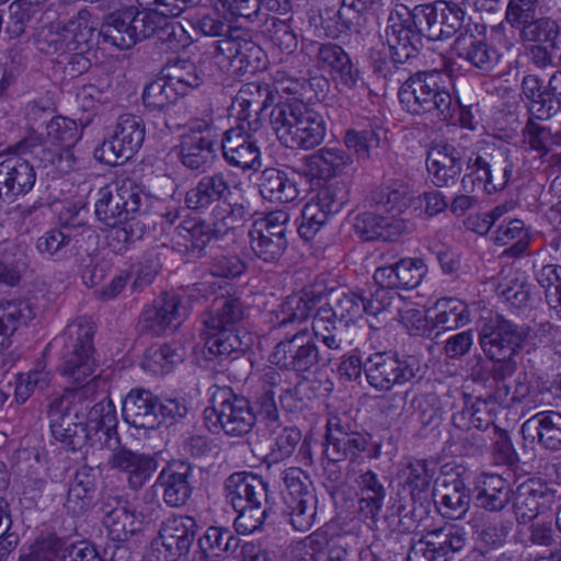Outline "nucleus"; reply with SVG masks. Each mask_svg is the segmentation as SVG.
Segmentation results:
<instances>
[{"mask_svg":"<svg viewBox=\"0 0 561 561\" xmlns=\"http://www.w3.org/2000/svg\"><path fill=\"white\" fill-rule=\"evenodd\" d=\"M244 317L241 300L233 296L217 298L203 314V355L207 360H224L232 354L244 353L252 345V336L239 328Z\"/></svg>","mask_w":561,"mask_h":561,"instance_id":"obj_1","label":"nucleus"},{"mask_svg":"<svg viewBox=\"0 0 561 561\" xmlns=\"http://www.w3.org/2000/svg\"><path fill=\"white\" fill-rule=\"evenodd\" d=\"M363 312L362 295L354 291H335L328 302L318 307L313 316L317 339L335 354L357 347L359 328L353 319Z\"/></svg>","mask_w":561,"mask_h":561,"instance_id":"obj_2","label":"nucleus"},{"mask_svg":"<svg viewBox=\"0 0 561 561\" xmlns=\"http://www.w3.org/2000/svg\"><path fill=\"white\" fill-rule=\"evenodd\" d=\"M268 117L277 139L287 148L311 150L325 138L324 117L300 100L278 102Z\"/></svg>","mask_w":561,"mask_h":561,"instance_id":"obj_3","label":"nucleus"},{"mask_svg":"<svg viewBox=\"0 0 561 561\" xmlns=\"http://www.w3.org/2000/svg\"><path fill=\"white\" fill-rule=\"evenodd\" d=\"M94 334V322L88 317H78L53 341L61 347V373L78 386L84 385L98 367Z\"/></svg>","mask_w":561,"mask_h":561,"instance_id":"obj_4","label":"nucleus"},{"mask_svg":"<svg viewBox=\"0 0 561 561\" xmlns=\"http://www.w3.org/2000/svg\"><path fill=\"white\" fill-rule=\"evenodd\" d=\"M436 71H417L407 78L400 90L399 100L411 114H428L432 119L446 122L457 112L458 105L451 94L438 83Z\"/></svg>","mask_w":561,"mask_h":561,"instance_id":"obj_5","label":"nucleus"},{"mask_svg":"<svg viewBox=\"0 0 561 561\" xmlns=\"http://www.w3.org/2000/svg\"><path fill=\"white\" fill-rule=\"evenodd\" d=\"M314 329L298 330L290 336L280 340L274 347L270 360L280 369L295 371L298 375L310 373L318 367H325L331 362L332 351H321Z\"/></svg>","mask_w":561,"mask_h":561,"instance_id":"obj_6","label":"nucleus"},{"mask_svg":"<svg viewBox=\"0 0 561 561\" xmlns=\"http://www.w3.org/2000/svg\"><path fill=\"white\" fill-rule=\"evenodd\" d=\"M254 408L250 401L232 393L229 389H220L213 397V404L204 411L205 424L215 434L224 432L230 437H243L256 423Z\"/></svg>","mask_w":561,"mask_h":561,"instance_id":"obj_7","label":"nucleus"},{"mask_svg":"<svg viewBox=\"0 0 561 561\" xmlns=\"http://www.w3.org/2000/svg\"><path fill=\"white\" fill-rule=\"evenodd\" d=\"M148 203V195L139 186L130 180H124L99 190L95 216L106 226H117L145 211Z\"/></svg>","mask_w":561,"mask_h":561,"instance_id":"obj_8","label":"nucleus"},{"mask_svg":"<svg viewBox=\"0 0 561 561\" xmlns=\"http://www.w3.org/2000/svg\"><path fill=\"white\" fill-rule=\"evenodd\" d=\"M100 37L91 13L83 9L76 16L59 23L55 30L43 34L38 39V48L46 55L90 51L99 44Z\"/></svg>","mask_w":561,"mask_h":561,"instance_id":"obj_9","label":"nucleus"},{"mask_svg":"<svg viewBox=\"0 0 561 561\" xmlns=\"http://www.w3.org/2000/svg\"><path fill=\"white\" fill-rule=\"evenodd\" d=\"M99 31L103 43L119 49H129L137 42L146 39L154 34L157 24L150 18L151 13L139 11L129 2L118 9H112Z\"/></svg>","mask_w":561,"mask_h":561,"instance_id":"obj_10","label":"nucleus"},{"mask_svg":"<svg viewBox=\"0 0 561 561\" xmlns=\"http://www.w3.org/2000/svg\"><path fill=\"white\" fill-rule=\"evenodd\" d=\"M146 136V126L141 117L122 114L113 133L95 148L98 160L108 165H118L128 161L141 148Z\"/></svg>","mask_w":561,"mask_h":561,"instance_id":"obj_11","label":"nucleus"},{"mask_svg":"<svg viewBox=\"0 0 561 561\" xmlns=\"http://www.w3.org/2000/svg\"><path fill=\"white\" fill-rule=\"evenodd\" d=\"M514 162L507 148H493L491 151H470L467 157V171L461 184H473L474 179L483 183L488 193L504 190L513 176Z\"/></svg>","mask_w":561,"mask_h":561,"instance_id":"obj_12","label":"nucleus"},{"mask_svg":"<svg viewBox=\"0 0 561 561\" xmlns=\"http://www.w3.org/2000/svg\"><path fill=\"white\" fill-rule=\"evenodd\" d=\"M420 371L421 365L416 357H400L393 352H376L364 362L368 383L379 391H388L393 386L410 382Z\"/></svg>","mask_w":561,"mask_h":561,"instance_id":"obj_13","label":"nucleus"},{"mask_svg":"<svg viewBox=\"0 0 561 561\" xmlns=\"http://www.w3.org/2000/svg\"><path fill=\"white\" fill-rule=\"evenodd\" d=\"M284 501L289 523L300 533L310 530L317 520L318 496L302 471L290 468L284 472Z\"/></svg>","mask_w":561,"mask_h":561,"instance_id":"obj_14","label":"nucleus"},{"mask_svg":"<svg viewBox=\"0 0 561 561\" xmlns=\"http://www.w3.org/2000/svg\"><path fill=\"white\" fill-rule=\"evenodd\" d=\"M530 332L529 325L517 324L495 314L482 325L479 342L488 358L515 356L526 344Z\"/></svg>","mask_w":561,"mask_h":561,"instance_id":"obj_15","label":"nucleus"},{"mask_svg":"<svg viewBox=\"0 0 561 561\" xmlns=\"http://www.w3.org/2000/svg\"><path fill=\"white\" fill-rule=\"evenodd\" d=\"M81 213L65 219L60 227L51 228L37 238L35 248L46 260L60 262L68 257L72 250L81 249L85 239L93 237V231L82 219Z\"/></svg>","mask_w":561,"mask_h":561,"instance_id":"obj_16","label":"nucleus"},{"mask_svg":"<svg viewBox=\"0 0 561 561\" xmlns=\"http://www.w3.org/2000/svg\"><path fill=\"white\" fill-rule=\"evenodd\" d=\"M558 488L539 478H530L513 490L512 508L518 525H526L550 511L560 501Z\"/></svg>","mask_w":561,"mask_h":561,"instance_id":"obj_17","label":"nucleus"},{"mask_svg":"<svg viewBox=\"0 0 561 561\" xmlns=\"http://www.w3.org/2000/svg\"><path fill=\"white\" fill-rule=\"evenodd\" d=\"M347 201V190L343 182L322 187L302 208L299 236L305 240L312 239L330 216L337 214Z\"/></svg>","mask_w":561,"mask_h":561,"instance_id":"obj_18","label":"nucleus"},{"mask_svg":"<svg viewBox=\"0 0 561 561\" xmlns=\"http://www.w3.org/2000/svg\"><path fill=\"white\" fill-rule=\"evenodd\" d=\"M471 150L449 142H438L427 152L426 165L432 182L437 187H449L456 184L462 171V163L467 164V157Z\"/></svg>","mask_w":561,"mask_h":561,"instance_id":"obj_19","label":"nucleus"},{"mask_svg":"<svg viewBox=\"0 0 561 561\" xmlns=\"http://www.w3.org/2000/svg\"><path fill=\"white\" fill-rule=\"evenodd\" d=\"M254 130L238 124L224 133L221 150L226 162L234 168L259 170L262 167L261 150L253 137Z\"/></svg>","mask_w":561,"mask_h":561,"instance_id":"obj_20","label":"nucleus"},{"mask_svg":"<svg viewBox=\"0 0 561 561\" xmlns=\"http://www.w3.org/2000/svg\"><path fill=\"white\" fill-rule=\"evenodd\" d=\"M99 379L96 376L84 385L78 386L66 392L61 398L55 399L49 404L48 417L50 432L54 437L57 436V427L66 430L79 422V414L82 409L77 404L94 399L98 392Z\"/></svg>","mask_w":561,"mask_h":561,"instance_id":"obj_21","label":"nucleus"},{"mask_svg":"<svg viewBox=\"0 0 561 561\" xmlns=\"http://www.w3.org/2000/svg\"><path fill=\"white\" fill-rule=\"evenodd\" d=\"M198 530L196 519L190 515L173 514L162 522L159 538L165 549V561H178L185 557Z\"/></svg>","mask_w":561,"mask_h":561,"instance_id":"obj_22","label":"nucleus"},{"mask_svg":"<svg viewBox=\"0 0 561 561\" xmlns=\"http://www.w3.org/2000/svg\"><path fill=\"white\" fill-rule=\"evenodd\" d=\"M111 450L113 454L108 463L126 474L127 484L134 491L140 490L157 470L158 462L150 455L131 451L121 447V444L117 449Z\"/></svg>","mask_w":561,"mask_h":561,"instance_id":"obj_23","label":"nucleus"},{"mask_svg":"<svg viewBox=\"0 0 561 561\" xmlns=\"http://www.w3.org/2000/svg\"><path fill=\"white\" fill-rule=\"evenodd\" d=\"M193 468L184 461L169 463L158 476L157 484L162 489L164 503L169 507H181L192 495Z\"/></svg>","mask_w":561,"mask_h":561,"instance_id":"obj_24","label":"nucleus"},{"mask_svg":"<svg viewBox=\"0 0 561 561\" xmlns=\"http://www.w3.org/2000/svg\"><path fill=\"white\" fill-rule=\"evenodd\" d=\"M104 525L113 541L124 542L141 530L142 519L126 501L108 499L102 505Z\"/></svg>","mask_w":561,"mask_h":561,"instance_id":"obj_25","label":"nucleus"},{"mask_svg":"<svg viewBox=\"0 0 561 561\" xmlns=\"http://www.w3.org/2000/svg\"><path fill=\"white\" fill-rule=\"evenodd\" d=\"M407 219L365 211L356 216L354 230L364 241H393L408 231Z\"/></svg>","mask_w":561,"mask_h":561,"instance_id":"obj_26","label":"nucleus"},{"mask_svg":"<svg viewBox=\"0 0 561 561\" xmlns=\"http://www.w3.org/2000/svg\"><path fill=\"white\" fill-rule=\"evenodd\" d=\"M159 397L146 389H133L123 402L124 420L138 428H156L161 424L158 416Z\"/></svg>","mask_w":561,"mask_h":561,"instance_id":"obj_27","label":"nucleus"},{"mask_svg":"<svg viewBox=\"0 0 561 561\" xmlns=\"http://www.w3.org/2000/svg\"><path fill=\"white\" fill-rule=\"evenodd\" d=\"M225 495L233 508L270 497L268 483L259 474L239 471L225 481Z\"/></svg>","mask_w":561,"mask_h":561,"instance_id":"obj_28","label":"nucleus"},{"mask_svg":"<svg viewBox=\"0 0 561 561\" xmlns=\"http://www.w3.org/2000/svg\"><path fill=\"white\" fill-rule=\"evenodd\" d=\"M520 431L526 440L537 443L546 450H561V413L559 412L536 413L523 423Z\"/></svg>","mask_w":561,"mask_h":561,"instance_id":"obj_29","label":"nucleus"},{"mask_svg":"<svg viewBox=\"0 0 561 561\" xmlns=\"http://www.w3.org/2000/svg\"><path fill=\"white\" fill-rule=\"evenodd\" d=\"M435 467L424 460H414L403 466L398 473L401 492L407 493L413 503L423 506L430 502Z\"/></svg>","mask_w":561,"mask_h":561,"instance_id":"obj_30","label":"nucleus"},{"mask_svg":"<svg viewBox=\"0 0 561 561\" xmlns=\"http://www.w3.org/2000/svg\"><path fill=\"white\" fill-rule=\"evenodd\" d=\"M425 274L426 265L421 259L407 257L376 268L373 277L377 285L411 289L420 285Z\"/></svg>","mask_w":561,"mask_h":561,"instance_id":"obj_31","label":"nucleus"},{"mask_svg":"<svg viewBox=\"0 0 561 561\" xmlns=\"http://www.w3.org/2000/svg\"><path fill=\"white\" fill-rule=\"evenodd\" d=\"M391 21L386 31L391 60L394 65H403L417 56L423 46V39L416 30L410 25L405 15L400 16L398 21Z\"/></svg>","mask_w":561,"mask_h":561,"instance_id":"obj_32","label":"nucleus"},{"mask_svg":"<svg viewBox=\"0 0 561 561\" xmlns=\"http://www.w3.org/2000/svg\"><path fill=\"white\" fill-rule=\"evenodd\" d=\"M433 495L439 514L445 518L461 519L470 508V489L458 477L445 479Z\"/></svg>","mask_w":561,"mask_h":561,"instance_id":"obj_33","label":"nucleus"},{"mask_svg":"<svg viewBox=\"0 0 561 561\" xmlns=\"http://www.w3.org/2000/svg\"><path fill=\"white\" fill-rule=\"evenodd\" d=\"M454 50L458 58L484 73L493 71L501 59L495 47L468 33L460 34L455 39Z\"/></svg>","mask_w":561,"mask_h":561,"instance_id":"obj_34","label":"nucleus"},{"mask_svg":"<svg viewBox=\"0 0 561 561\" xmlns=\"http://www.w3.org/2000/svg\"><path fill=\"white\" fill-rule=\"evenodd\" d=\"M416 542L434 554L437 561H449L451 554L465 548L467 531L459 525L449 524L427 531Z\"/></svg>","mask_w":561,"mask_h":561,"instance_id":"obj_35","label":"nucleus"},{"mask_svg":"<svg viewBox=\"0 0 561 561\" xmlns=\"http://www.w3.org/2000/svg\"><path fill=\"white\" fill-rule=\"evenodd\" d=\"M318 64L329 68L333 78L348 89H353L360 80V72L352 62L347 53L333 43L319 44L316 54Z\"/></svg>","mask_w":561,"mask_h":561,"instance_id":"obj_36","label":"nucleus"},{"mask_svg":"<svg viewBox=\"0 0 561 561\" xmlns=\"http://www.w3.org/2000/svg\"><path fill=\"white\" fill-rule=\"evenodd\" d=\"M87 426L101 446L107 449H117L119 437L116 431L117 417L114 404L107 398L95 403L88 412Z\"/></svg>","mask_w":561,"mask_h":561,"instance_id":"obj_37","label":"nucleus"},{"mask_svg":"<svg viewBox=\"0 0 561 561\" xmlns=\"http://www.w3.org/2000/svg\"><path fill=\"white\" fill-rule=\"evenodd\" d=\"M353 162L345 150L323 147L304 158L305 174L310 179L328 181L341 173Z\"/></svg>","mask_w":561,"mask_h":561,"instance_id":"obj_38","label":"nucleus"},{"mask_svg":"<svg viewBox=\"0 0 561 561\" xmlns=\"http://www.w3.org/2000/svg\"><path fill=\"white\" fill-rule=\"evenodd\" d=\"M231 194L229 180L220 172L204 175L185 194V204L190 209L209 208Z\"/></svg>","mask_w":561,"mask_h":561,"instance_id":"obj_39","label":"nucleus"},{"mask_svg":"<svg viewBox=\"0 0 561 561\" xmlns=\"http://www.w3.org/2000/svg\"><path fill=\"white\" fill-rule=\"evenodd\" d=\"M413 194L402 182L394 181L381 184L370 192L369 203L378 211L386 216L402 218V215L411 207Z\"/></svg>","mask_w":561,"mask_h":561,"instance_id":"obj_40","label":"nucleus"},{"mask_svg":"<svg viewBox=\"0 0 561 561\" xmlns=\"http://www.w3.org/2000/svg\"><path fill=\"white\" fill-rule=\"evenodd\" d=\"M216 139L209 134L187 131L181 136L180 159L190 170H198L213 161L216 154Z\"/></svg>","mask_w":561,"mask_h":561,"instance_id":"obj_41","label":"nucleus"},{"mask_svg":"<svg viewBox=\"0 0 561 561\" xmlns=\"http://www.w3.org/2000/svg\"><path fill=\"white\" fill-rule=\"evenodd\" d=\"M257 185L261 196L272 203H291L300 195L297 183L285 171L276 168L264 169Z\"/></svg>","mask_w":561,"mask_h":561,"instance_id":"obj_42","label":"nucleus"},{"mask_svg":"<svg viewBox=\"0 0 561 561\" xmlns=\"http://www.w3.org/2000/svg\"><path fill=\"white\" fill-rule=\"evenodd\" d=\"M357 485L358 511L365 518L376 523L387 496L386 488L373 470L363 472L357 479Z\"/></svg>","mask_w":561,"mask_h":561,"instance_id":"obj_43","label":"nucleus"},{"mask_svg":"<svg viewBox=\"0 0 561 561\" xmlns=\"http://www.w3.org/2000/svg\"><path fill=\"white\" fill-rule=\"evenodd\" d=\"M240 545V539L228 528L209 527L198 539L199 561H218L232 553Z\"/></svg>","mask_w":561,"mask_h":561,"instance_id":"obj_44","label":"nucleus"},{"mask_svg":"<svg viewBox=\"0 0 561 561\" xmlns=\"http://www.w3.org/2000/svg\"><path fill=\"white\" fill-rule=\"evenodd\" d=\"M33 318L28 304L20 300L0 301V352L10 347L13 334Z\"/></svg>","mask_w":561,"mask_h":561,"instance_id":"obj_45","label":"nucleus"},{"mask_svg":"<svg viewBox=\"0 0 561 561\" xmlns=\"http://www.w3.org/2000/svg\"><path fill=\"white\" fill-rule=\"evenodd\" d=\"M211 237L209 226L195 219H187L175 227L172 240L179 251L198 256Z\"/></svg>","mask_w":561,"mask_h":561,"instance_id":"obj_46","label":"nucleus"},{"mask_svg":"<svg viewBox=\"0 0 561 561\" xmlns=\"http://www.w3.org/2000/svg\"><path fill=\"white\" fill-rule=\"evenodd\" d=\"M320 298L312 293L299 291L287 296L276 310V327L302 323L318 306Z\"/></svg>","mask_w":561,"mask_h":561,"instance_id":"obj_47","label":"nucleus"},{"mask_svg":"<svg viewBox=\"0 0 561 561\" xmlns=\"http://www.w3.org/2000/svg\"><path fill=\"white\" fill-rule=\"evenodd\" d=\"M513 490L510 483L497 474L483 478L476 496L479 507L489 512H501L512 501Z\"/></svg>","mask_w":561,"mask_h":561,"instance_id":"obj_48","label":"nucleus"},{"mask_svg":"<svg viewBox=\"0 0 561 561\" xmlns=\"http://www.w3.org/2000/svg\"><path fill=\"white\" fill-rule=\"evenodd\" d=\"M560 35V22L550 16L535 18L518 30V37L523 44H543L552 48H559Z\"/></svg>","mask_w":561,"mask_h":561,"instance_id":"obj_49","label":"nucleus"},{"mask_svg":"<svg viewBox=\"0 0 561 561\" xmlns=\"http://www.w3.org/2000/svg\"><path fill=\"white\" fill-rule=\"evenodd\" d=\"M522 90L530 101L529 113L538 121L550 118L557 111L552 98H547L542 80L536 75H527L522 82Z\"/></svg>","mask_w":561,"mask_h":561,"instance_id":"obj_50","label":"nucleus"},{"mask_svg":"<svg viewBox=\"0 0 561 561\" xmlns=\"http://www.w3.org/2000/svg\"><path fill=\"white\" fill-rule=\"evenodd\" d=\"M238 516L234 519L237 533L249 535L259 530L272 512L271 497L233 508Z\"/></svg>","mask_w":561,"mask_h":561,"instance_id":"obj_51","label":"nucleus"},{"mask_svg":"<svg viewBox=\"0 0 561 561\" xmlns=\"http://www.w3.org/2000/svg\"><path fill=\"white\" fill-rule=\"evenodd\" d=\"M437 313L433 320L436 328L455 330L469 322L470 313L465 302L455 298H444L436 302Z\"/></svg>","mask_w":561,"mask_h":561,"instance_id":"obj_52","label":"nucleus"},{"mask_svg":"<svg viewBox=\"0 0 561 561\" xmlns=\"http://www.w3.org/2000/svg\"><path fill=\"white\" fill-rule=\"evenodd\" d=\"M182 96L176 88L172 85L169 78L163 75L146 85L142 93V101L146 107L162 111L174 104Z\"/></svg>","mask_w":561,"mask_h":561,"instance_id":"obj_53","label":"nucleus"},{"mask_svg":"<svg viewBox=\"0 0 561 561\" xmlns=\"http://www.w3.org/2000/svg\"><path fill=\"white\" fill-rule=\"evenodd\" d=\"M535 389L526 374H519L512 382L496 386L494 399L511 408L523 402L534 403Z\"/></svg>","mask_w":561,"mask_h":561,"instance_id":"obj_54","label":"nucleus"},{"mask_svg":"<svg viewBox=\"0 0 561 561\" xmlns=\"http://www.w3.org/2000/svg\"><path fill=\"white\" fill-rule=\"evenodd\" d=\"M156 47L161 54H176L191 44V37L179 22H165L157 25Z\"/></svg>","mask_w":561,"mask_h":561,"instance_id":"obj_55","label":"nucleus"},{"mask_svg":"<svg viewBox=\"0 0 561 561\" xmlns=\"http://www.w3.org/2000/svg\"><path fill=\"white\" fill-rule=\"evenodd\" d=\"M163 73L182 96L185 95L190 89L197 88L203 82L197 67L188 60H179L173 65H167V67L163 68Z\"/></svg>","mask_w":561,"mask_h":561,"instance_id":"obj_56","label":"nucleus"},{"mask_svg":"<svg viewBox=\"0 0 561 561\" xmlns=\"http://www.w3.org/2000/svg\"><path fill=\"white\" fill-rule=\"evenodd\" d=\"M249 237L254 255L266 264H277L288 247L287 239H277L253 232H249Z\"/></svg>","mask_w":561,"mask_h":561,"instance_id":"obj_57","label":"nucleus"},{"mask_svg":"<svg viewBox=\"0 0 561 561\" xmlns=\"http://www.w3.org/2000/svg\"><path fill=\"white\" fill-rule=\"evenodd\" d=\"M3 162L9 176L11 178V188L15 191V195L26 194L32 190L35 183V171L26 160L20 157H11Z\"/></svg>","mask_w":561,"mask_h":561,"instance_id":"obj_58","label":"nucleus"},{"mask_svg":"<svg viewBox=\"0 0 561 561\" xmlns=\"http://www.w3.org/2000/svg\"><path fill=\"white\" fill-rule=\"evenodd\" d=\"M376 285L375 289H370L368 295H362L363 311L371 316H381L391 312L392 308H397L401 297L392 291L390 286Z\"/></svg>","mask_w":561,"mask_h":561,"instance_id":"obj_59","label":"nucleus"},{"mask_svg":"<svg viewBox=\"0 0 561 561\" xmlns=\"http://www.w3.org/2000/svg\"><path fill=\"white\" fill-rule=\"evenodd\" d=\"M537 119L534 116L528 118L522 130V141L528 149L536 151L540 157H545L551 149L552 134L550 128L537 122Z\"/></svg>","mask_w":561,"mask_h":561,"instance_id":"obj_60","label":"nucleus"},{"mask_svg":"<svg viewBox=\"0 0 561 561\" xmlns=\"http://www.w3.org/2000/svg\"><path fill=\"white\" fill-rule=\"evenodd\" d=\"M145 357L150 369L156 373L167 374L175 364L183 360L184 351L182 347L163 344L148 348Z\"/></svg>","mask_w":561,"mask_h":561,"instance_id":"obj_61","label":"nucleus"},{"mask_svg":"<svg viewBox=\"0 0 561 561\" xmlns=\"http://www.w3.org/2000/svg\"><path fill=\"white\" fill-rule=\"evenodd\" d=\"M47 137L58 147H73L79 140L81 130L73 119L55 116L46 125Z\"/></svg>","mask_w":561,"mask_h":561,"instance_id":"obj_62","label":"nucleus"},{"mask_svg":"<svg viewBox=\"0 0 561 561\" xmlns=\"http://www.w3.org/2000/svg\"><path fill=\"white\" fill-rule=\"evenodd\" d=\"M53 374L44 367L35 368L27 374H20L15 380V400L24 403L35 389H46L51 380Z\"/></svg>","mask_w":561,"mask_h":561,"instance_id":"obj_63","label":"nucleus"},{"mask_svg":"<svg viewBox=\"0 0 561 561\" xmlns=\"http://www.w3.org/2000/svg\"><path fill=\"white\" fill-rule=\"evenodd\" d=\"M343 436V422L339 416H332L327 423L325 446L323 456L331 462L347 459L346 445Z\"/></svg>","mask_w":561,"mask_h":561,"instance_id":"obj_64","label":"nucleus"}]
</instances>
